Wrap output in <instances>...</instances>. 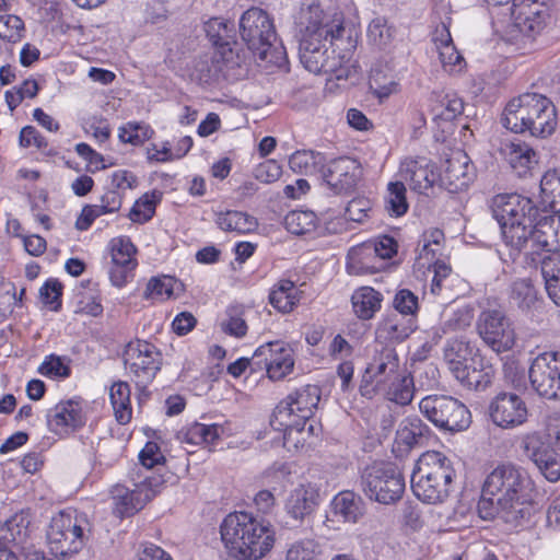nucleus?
<instances>
[{
  "instance_id": "338daca9",
  "label": "nucleus",
  "mask_w": 560,
  "mask_h": 560,
  "mask_svg": "<svg viewBox=\"0 0 560 560\" xmlns=\"http://www.w3.org/2000/svg\"><path fill=\"white\" fill-rule=\"evenodd\" d=\"M38 372L51 378L59 377L66 378L70 375V368L61 357L50 354L45 358L39 365Z\"/></svg>"
},
{
  "instance_id": "412c9836",
  "label": "nucleus",
  "mask_w": 560,
  "mask_h": 560,
  "mask_svg": "<svg viewBox=\"0 0 560 560\" xmlns=\"http://www.w3.org/2000/svg\"><path fill=\"white\" fill-rule=\"evenodd\" d=\"M491 421L502 429H513L526 422L528 409L514 393H499L489 405Z\"/></svg>"
},
{
  "instance_id": "b1692460",
  "label": "nucleus",
  "mask_w": 560,
  "mask_h": 560,
  "mask_svg": "<svg viewBox=\"0 0 560 560\" xmlns=\"http://www.w3.org/2000/svg\"><path fill=\"white\" fill-rule=\"evenodd\" d=\"M475 178V167L469 156L463 151H455L443 164L439 179L441 186L450 192L466 189Z\"/></svg>"
},
{
  "instance_id": "72a5a7b5",
  "label": "nucleus",
  "mask_w": 560,
  "mask_h": 560,
  "mask_svg": "<svg viewBox=\"0 0 560 560\" xmlns=\"http://www.w3.org/2000/svg\"><path fill=\"white\" fill-rule=\"evenodd\" d=\"M412 471L438 477L439 480L443 478L453 480L455 477V470L451 459L445 454L438 451L424 452L416 462Z\"/></svg>"
},
{
  "instance_id": "a878e982",
  "label": "nucleus",
  "mask_w": 560,
  "mask_h": 560,
  "mask_svg": "<svg viewBox=\"0 0 560 560\" xmlns=\"http://www.w3.org/2000/svg\"><path fill=\"white\" fill-rule=\"evenodd\" d=\"M410 482L411 490L419 500L428 504H438L448 498L453 480H439L438 477L412 471Z\"/></svg>"
},
{
  "instance_id": "dca6fc26",
  "label": "nucleus",
  "mask_w": 560,
  "mask_h": 560,
  "mask_svg": "<svg viewBox=\"0 0 560 560\" xmlns=\"http://www.w3.org/2000/svg\"><path fill=\"white\" fill-rule=\"evenodd\" d=\"M253 360L258 369L264 368L272 381H280L289 375L294 368V353L283 341H271L259 346Z\"/></svg>"
},
{
  "instance_id": "c85d7f7f",
  "label": "nucleus",
  "mask_w": 560,
  "mask_h": 560,
  "mask_svg": "<svg viewBox=\"0 0 560 560\" xmlns=\"http://www.w3.org/2000/svg\"><path fill=\"white\" fill-rule=\"evenodd\" d=\"M319 503V490L311 482L300 483L285 500V511L296 521H303Z\"/></svg>"
},
{
  "instance_id": "ddd939ff",
  "label": "nucleus",
  "mask_w": 560,
  "mask_h": 560,
  "mask_svg": "<svg viewBox=\"0 0 560 560\" xmlns=\"http://www.w3.org/2000/svg\"><path fill=\"white\" fill-rule=\"evenodd\" d=\"M396 253V241L384 235L375 242L351 248L348 254L347 268L350 273L355 275L375 273L382 270L385 260L390 259Z\"/></svg>"
},
{
  "instance_id": "e2e57ef3",
  "label": "nucleus",
  "mask_w": 560,
  "mask_h": 560,
  "mask_svg": "<svg viewBox=\"0 0 560 560\" xmlns=\"http://www.w3.org/2000/svg\"><path fill=\"white\" fill-rule=\"evenodd\" d=\"M151 132L152 130L147 124L130 121L119 128L118 137L125 143L138 145L148 140Z\"/></svg>"
},
{
  "instance_id": "79ce46f5",
  "label": "nucleus",
  "mask_w": 560,
  "mask_h": 560,
  "mask_svg": "<svg viewBox=\"0 0 560 560\" xmlns=\"http://www.w3.org/2000/svg\"><path fill=\"white\" fill-rule=\"evenodd\" d=\"M538 210L560 212V172L547 171L540 179Z\"/></svg>"
},
{
  "instance_id": "f8f14e48",
  "label": "nucleus",
  "mask_w": 560,
  "mask_h": 560,
  "mask_svg": "<svg viewBox=\"0 0 560 560\" xmlns=\"http://www.w3.org/2000/svg\"><path fill=\"white\" fill-rule=\"evenodd\" d=\"M320 399L317 385H305L290 393L273 411L271 425H290L293 422H307L314 415Z\"/></svg>"
},
{
  "instance_id": "58836bf2",
  "label": "nucleus",
  "mask_w": 560,
  "mask_h": 560,
  "mask_svg": "<svg viewBox=\"0 0 560 560\" xmlns=\"http://www.w3.org/2000/svg\"><path fill=\"white\" fill-rule=\"evenodd\" d=\"M495 371L491 364L485 363L481 358L470 360L457 381L469 389L485 390L494 377Z\"/></svg>"
},
{
  "instance_id": "603ef678",
  "label": "nucleus",
  "mask_w": 560,
  "mask_h": 560,
  "mask_svg": "<svg viewBox=\"0 0 560 560\" xmlns=\"http://www.w3.org/2000/svg\"><path fill=\"white\" fill-rule=\"evenodd\" d=\"M318 220L311 210H292L284 217L285 229L296 235L316 231Z\"/></svg>"
},
{
  "instance_id": "7ed1b4c3",
  "label": "nucleus",
  "mask_w": 560,
  "mask_h": 560,
  "mask_svg": "<svg viewBox=\"0 0 560 560\" xmlns=\"http://www.w3.org/2000/svg\"><path fill=\"white\" fill-rule=\"evenodd\" d=\"M533 490L524 469L512 464L499 465L483 482L479 515L483 520L499 516L506 523L518 524L530 516Z\"/></svg>"
},
{
  "instance_id": "bf43d9fd",
  "label": "nucleus",
  "mask_w": 560,
  "mask_h": 560,
  "mask_svg": "<svg viewBox=\"0 0 560 560\" xmlns=\"http://www.w3.org/2000/svg\"><path fill=\"white\" fill-rule=\"evenodd\" d=\"M444 233L440 229H429L422 234L420 242L419 257L428 261L435 260L442 253Z\"/></svg>"
},
{
  "instance_id": "5fc2aeb1",
  "label": "nucleus",
  "mask_w": 560,
  "mask_h": 560,
  "mask_svg": "<svg viewBox=\"0 0 560 560\" xmlns=\"http://www.w3.org/2000/svg\"><path fill=\"white\" fill-rule=\"evenodd\" d=\"M510 298L518 308L528 311L537 302V291L529 279H518L511 285Z\"/></svg>"
},
{
  "instance_id": "a19ab883",
  "label": "nucleus",
  "mask_w": 560,
  "mask_h": 560,
  "mask_svg": "<svg viewBox=\"0 0 560 560\" xmlns=\"http://www.w3.org/2000/svg\"><path fill=\"white\" fill-rule=\"evenodd\" d=\"M330 509L336 518L349 523H357L364 513L361 498L351 491H342L335 495Z\"/></svg>"
},
{
  "instance_id": "a18cd8bd",
  "label": "nucleus",
  "mask_w": 560,
  "mask_h": 560,
  "mask_svg": "<svg viewBox=\"0 0 560 560\" xmlns=\"http://www.w3.org/2000/svg\"><path fill=\"white\" fill-rule=\"evenodd\" d=\"M540 273L549 299L560 307V254L545 256L540 260Z\"/></svg>"
},
{
  "instance_id": "6e6d98bb",
  "label": "nucleus",
  "mask_w": 560,
  "mask_h": 560,
  "mask_svg": "<svg viewBox=\"0 0 560 560\" xmlns=\"http://www.w3.org/2000/svg\"><path fill=\"white\" fill-rule=\"evenodd\" d=\"M174 285L175 280L172 277H152L147 283L143 298L152 302L166 301L173 296Z\"/></svg>"
},
{
  "instance_id": "423d86ee",
  "label": "nucleus",
  "mask_w": 560,
  "mask_h": 560,
  "mask_svg": "<svg viewBox=\"0 0 560 560\" xmlns=\"http://www.w3.org/2000/svg\"><path fill=\"white\" fill-rule=\"evenodd\" d=\"M91 532L88 515L74 509L60 511L52 516L47 530V542L51 555L69 558L84 547Z\"/></svg>"
},
{
  "instance_id": "4c0bfd02",
  "label": "nucleus",
  "mask_w": 560,
  "mask_h": 560,
  "mask_svg": "<svg viewBox=\"0 0 560 560\" xmlns=\"http://www.w3.org/2000/svg\"><path fill=\"white\" fill-rule=\"evenodd\" d=\"M203 30L207 37L214 46L212 51L219 54L224 52L225 56L234 58L233 49L230 46V39L234 31L232 23L222 18H211L205 22Z\"/></svg>"
},
{
  "instance_id": "a211bd4d",
  "label": "nucleus",
  "mask_w": 560,
  "mask_h": 560,
  "mask_svg": "<svg viewBox=\"0 0 560 560\" xmlns=\"http://www.w3.org/2000/svg\"><path fill=\"white\" fill-rule=\"evenodd\" d=\"M399 371V358L395 349L383 347L365 368L360 386L362 396L371 398L377 387L387 383Z\"/></svg>"
},
{
  "instance_id": "9d476101",
  "label": "nucleus",
  "mask_w": 560,
  "mask_h": 560,
  "mask_svg": "<svg viewBox=\"0 0 560 560\" xmlns=\"http://www.w3.org/2000/svg\"><path fill=\"white\" fill-rule=\"evenodd\" d=\"M366 495L382 504L398 501L405 491V479L393 464L380 463L368 467L362 476Z\"/></svg>"
},
{
  "instance_id": "4be33fe9",
  "label": "nucleus",
  "mask_w": 560,
  "mask_h": 560,
  "mask_svg": "<svg viewBox=\"0 0 560 560\" xmlns=\"http://www.w3.org/2000/svg\"><path fill=\"white\" fill-rule=\"evenodd\" d=\"M322 177L336 194H348L361 179L362 167L355 159L342 156L326 163Z\"/></svg>"
},
{
  "instance_id": "7c9ffc66",
  "label": "nucleus",
  "mask_w": 560,
  "mask_h": 560,
  "mask_svg": "<svg viewBox=\"0 0 560 560\" xmlns=\"http://www.w3.org/2000/svg\"><path fill=\"white\" fill-rule=\"evenodd\" d=\"M430 429L417 417L405 418L396 431L394 450L399 454H406L415 446L419 445L421 441L429 433Z\"/></svg>"
},
{
  "instance_id": "f257e3e1",
  "label": "nucleus",
  "mask_w": 560,
  "mask_h": 560,
  "mask_svg": "<svg viewBox=\"0 0 560 560\" xmlns=\"http://www.w3.org/2000/svg\"><path fill=\"white\" fill-rule=\"evenodd\" d=\"M295 36L302 65L312 73H327L337 80L348 79L351 73L350 54L357 39L346 34L341 12L325 11L318 3L303 4L294 16Z\"/></svg>"
},
{
  "instance_id": "2f4dec72",
  "label": "nucleus",
  "mask_w": 560,
  "mask_h": 560,
  "mask_svg": "<svg viewBox=\"0 0 560 560\" xmlns=\"http://www.w3.org/2000/svg\"><path fill=\"white\" fill-rule=\"evenodd\" d=\"M303 292L290 279L278 280L270 289L269 304L281 314H290L300 304Z\"/></svg>"
},
{
  "instance_id": "cd10ccee",
  "label": "nucleus",
  "mask_w": 560,
  "mask_h": 560,
  "mask_svg": "<svg viewBox=\"0 0 560 560\" xmlns=\"http://www.w3.org/2000/svg\"><path fill=\"white\" fill-rule=\"evenodd\" d=\"M501 155L511 170L520 177L530 174L538 164V153L524 141H509L502 144Z\"/></svg>"
},
{
  "instance_id": "aec40b11",
  "label": "nucleus",
  "mask_w": 560,
  "mask_h": 560,
  "mask_svg": "<svg viewBox=\"0 0 560 560\" xmlns=\"http://www.w3.org/2000/svg\"><path fill=\"white\" fill-rule=\"evenodd\" d=\"M112 258L109 270L110 283L116 288H124L133 278V270L138 262L135 258L136 246L127 236L114 237L107 245Z\"/></svg>"
},
{
  "instance_id": "4468645a",
  "label": "nucleus",
  "mask_w": 560,
  "mask_h": 560,
  "mask_svg": "<svg viewBox=\"0 0 560 560\" xmlns=\"http://www.w3.org/2000/svg\"><path fill=\"white\" fill-rule=\"evenodd\" d=\"M529 381L535 392L547 399L560 397V352L538 354L529 368Z\"/></svg>"
},
{
  "instance_id": "9b49d317",
  "label": "nucleus",
  "mask_w": 560,
  "mask_h": 560,
  "mask_svg": "<svg viewBox=\"0 0 560 560\" xmlns=\"http://www.w3.org/2000/svg\"><path fill=\"white\" fill-rule=\"evenodd\" d=\"M125 370L132 382L139 387L150 384L162 365V354L151 342L131 341L124 352Z\"/></svg>"
},
{
  "instance_id": "f03ea898",
  "label": "nucleus",
  "mask_w": 560,
  "mask_h": 560,
  "mask_svg": "<svg viewBox=\"0 0 560 560\" xmlns=\"http://www.w3.org/2000/svg\"><path fill=\"white\" fill-rule=\"evenodd\" d=\"M491 210L513 261L524 253L536 264L540 252L560 249V212L538 210L530 198L518 194L497 195Z\"/></svg>"
},
{
  "instance_id": "20e7f679",
  "label": "nucleus",
  "mask_w": 560,
  "mask_h": 560,
  "mask_svg": "<svg viewBox=\"0 0 560 560\" xmlns=\"http://www.w3.org/2000/svg\"><path fill=\"white\" fill-rule=\"evenodd\" d=\"M220 533L225 548L237 560H260L271 551L276 541L271 524L248 512L228 514Z\"/></svg>"
},
{
  "instance_id": "1a4fd4ad",
  "label": "nucleus",
  "mask_w": 560,
  "mask_h": 560,
  "mask_svg": "<svg viewBox=\"0 0 560 560\" xmlns=\"http://www.w3.org/2000/svg\"><path fill=\"white\" fill-rule=\"evenodd\" d=\"M419 410L435 427L459 432L471 423L468 408L458 399L447 395H428L419 402Z\"/></svg>"
},
{
  "instance_id": "bb28decb",
  "label": "nucleus",
  "mask_w": 560,
  "mask_h": 560,
  "mask_svg": "<svg viewBox=\"0 0 560 560\" xmlns=\"http://www.w3.org/2000/svg\"><path fill=\"white\" fill-rule=\"evenodd\" d=\"M417 328V319L396 312L383 315L375 330L376 339L388 343H399L406 340Z\"/></svg>"
},
{
  "instance_id": "f3484780",
  "label": "nucleus",
  "mask_w": 560,
  "mask_h": 560,
  "mask_svg": "<svg viewBox=\"0 0 560 560\" xmlns=\"http://www.w3.org/2000/svg\"><path fill=\"white\" fill-rule=\"evenodd\" d=\"M526 456L535 464L541 475L550 482L560 479V450L549 445L540 432H532L523 438Z\"/></svg>"
},
{
  "instance_id": "ea45409f",
  "label": "nucleus",
  "mask_w": 560,
  "mask_h": 560,
  "mask_svg": "<svg viewBox=\"0 0 560 560\" xmlns=\"http://www.w3.org/2000/svg\"><path fill=\"white\" fill-rule=\"evenodd\" d=\"M223 432V428L219 424H205L195 422L182 428L177 432V440L188 445H210L213 444Z\"/></svg>"
},
{
  "instance_id": "473e14b6",
  "label": "nucleus",
  "mask_w": 560,
  "mask_h": 560,
  "mask_svg": "<svg viewBox=\"0 0 560 560\" xmlns=\"http://www.w3.org/2000/svg\"><path fill=\"white\" fill-rule=\"evenodd\" d=\"M233 59V57L225 56L224 52L219 54L211 51L205 54L196 60L190 77L201 84L211 83L219 78L224 71V68L232 62Z\"/></svg>"
},
{
  "instance_id": "09e8293b",
  "label": "nucleus",
  "mask_w": 560,
  "mask_h": 560,
  "mask_svg": "<svg viewBox=\"0 0 560 560\" xmlns=\"http://www.w3.org/2000/svg\"><path fill=\"white\" fill-rule=\"evenodd\" d=\"M109 398L115 418L120 424L131 420L132 409L130 405V387L127 382L117 381L109 389Z\"/></svg>"
},
{
  "instance_id": "774afa93",
  "label": "nucleus",
  "mask_w": 560,
  "mask_h": 560,
  "mask_svg": "<svg viewBox=\"0 0 560 560\" xmlns=\"http://www.w3.org/2000/svg\"><path fill=\"white\" fill-rule=\"evenodd\" d=\"M61 294L62 284L57 279H48L39 290L43 303L49 305L51 311H58L61 306Z\"/></svg>"
},
{
  "instance_id": "5701e85b",
  "label": "nucleus",
  "mask_w": 560,
  "mask_h": 560,
  "mask_svg": "<svg viewBox=\"0 0 560 560\" xmlns=\"http://www.w3.org/2000/svg\"><path fill=\"white\" fill-rule=\"evenodd\" d=\"M47 425L50 432L67 436L85 424L82 402L79 399L59 401L47 411Z\"/></svg>"
},
{
  "instance_id": "f704fd0d",
  "label": "nucleus",
  "mask_w": 560,
  "mask_h": 560,
  "mask_svg": "<svg viewBox=\"0 0 560 560\" xmlns=\"http://www.w3.org/2000/svg\"><path fill=\"white\" fill-rule=\"evenodd\" d=\"M369 88L380 102L399 91V78L387 65H376L371 69Z\"/></svg>"
},
{
  "instance_id": "3c124183",
  "label": "nucleus",
  "mask_w": 560,
  "mask_h": 560,
  "mask_svg": "<svg viewBox=\"0 0 560 560\" xmlns=\"http://www.w3.org/2000/svg\"><path fill=\"white\" fill-rule=\"evenodd\" d=\"M406 187L402 182H390L384 196V208L393 218H400L408 211Z\"/></svg>"
},
{
  "instance_id": "6ab92c4d",
  "label": "nucleus",
  "mask_w": 560,
  "mask_h": 560,
  "mask_svg": "<svg viewBox=\"0 0 560 560\" xmlns=\"http://www.w3.org/2000/svg\"><path fill=\"white\" fill-rule=\"evenodd\" d=\"M162 483L160 477L152 476L137 483L133 490L117 486L113 491L114 512L120 517L133 515L155 497Z\"/></svg>"
},
{
  "instance_id": "0e129e2a",
  "label": "nucleus",
  "mask_w": 560,
  "mask_h": 560,
  "mask_svg": "<svg viewBox=\"0 0 560 560\" xmlns=\"http://www.w3.org/2000/svg\"><path fill=\"white\" fill-rule=\"evenodd\" d=\"M394 312L412 316L416 319L418 310H419V300L418 296L408 289L398 290L393 299Z\"/></svg>"
},
{
  "instance_id": "e433bc0d",
  "label": "nucleus",
  "mask_w": 560,
  "mask_h": 560,
  "mask_svg": "<svg viewBox=\"0 0 560 560\" xmlns=\"http://www.w3.org/2000/svg\"><path fill=\"white\" fill-rule=\"evenodd\" d=\"M376 390L383 392L385 397L397 405L406 406L411 402L416 390L413 377L399 371Z\"/></svg>"
},
{
  "instance_id": "680f3d73",
  "label": "nucleus",
  "mask_w": 560,
  "mask_h": 560,
  "mask_svg": "<svg viewBox=\"0 0 560 560\" xmlns=\"http://www.w3.org/2000/svg\"><path fill=\"white\" fill-rule=\"evenodd\" d=\"M368 39L377 48H385L393 38V30L385 18H374L368 26Z\"/></svg>"
},
{
  "instance_id": "4d7b16f0",
  "label": "nucleus",
  "mask_w": 560,
  "mask_h": 560,
  "mask_svg": "<svg viewBox=\"0 0 560 560\" xmlns=\"http://www.w3.org/2000/svg\"><path fill=\"white\" fill-rule=\"evenodd\" d=\"M320 545L313 538H303L289 545L285 560H319Z\"/></svg>"
},
{
  "instance_id": "39448f33",
  "label": "nucleus",
  "mask_w": 560,
  "mask_h": 560,
  "mask_svg": "<svg viewBox=\"0 0 560 560\" xmlns=\"http://www.w3.org/2000/svg\"><path fill=\"white\" fill-rule=\"evenodd\" d=\"M502 125L515 133L529 132L533 137L546 138L558 125L556 106L542 94L524 93L508 103Z\"/></svg>"
},
{
  "instance_id": "8fccbe9b",
  "label": "nucleus",
  "mask_w": 560,
  "mask_h": 560,
  "mask_svg": "<svg viewBox=\"0 0 560 560\" xmlns=\"http://www.w3.org/2000/svg\"><path fill=\"white\" fill-rule=\"evenodd\" d=\"M217 224L223 231L246 234L257 228L254 217L242 211H226L218 214Z\"/></svg>"
},
{
  "instance_id": "6e6552de",
  "label": "nucleus",
  "mask_w": 560,
  "mask_h": 560,
  "mask_svg": "<svg viewBox=\"0 0 560 560\" xmlns=\"http://www.w3.org/2000/svg\"><path fill=\"white\" fill-rule=\"evenodd\" d=\"M493 25L513 27L525 36L538 34L546 25V0H511L502 12H490Z\"/></svg>"
},
{
  "instance_id": "37998d69",
  "label": "nucleus",
  "mask_w": 560,
  "mask_h": 560,
  "mask_svg": "<svg viewBox=\"0 0 560 560\" xmlns=\"http://www.w3.org/2000/svg\"><path fill=\"white\" fill-rule=\"evenodd\" d=\"M383 295L371 287L357 289L352 296V308L360 319H371L381 308Z\"/></svg>"
},
{
  "instance_id": "49530a36",
  "label": "nucleus",
  "mask_w": 560,
  "mask_h": 560,
  "mask_svg": "<svg viewBox=\"0 0 560 560\" xmlns=\"http://www.w3.org/2000/svg\"><path fill=\"white\" fill-rule=\"evenodd\" d=\"M252 307L244 303H232L225 310V318L221 322V330L232 337L243 338L247 334L246 315Z\"/></svg>"
},
{
  "instance_id": "de8ad7c7",
  "label": "nucleus",
  "mask_w": 560,
  "mask_h": 560,
  "mask_svg": "<svg viewBox=\"0 0 560 560\" xmlns=\"http://www.w3.org/2000/svg\"><path fill=\"white\" fill-rule=\"evenodd\" d=\"M307 422H293L290 425H272L277 431L283 432V447L289 452L302 450L313 434V425L306 428Z\"/></svg>"
},
{
  "instance_id": "c03bdc74",
  "label": "nucleus",
  "mask_w": 560,
  "mask_h": 560,
  "mask_svg": "<svg viewBox=\"0 0 560 560\" xmlns=\"http://www.w3.org/2000/svg\"><path fill=\"white\" fill-rule=\"evenodd\" d=\"M326 158L323 153L313 150L295 151L289 159L290 168L294 173L323 176Z\"/></svg>"
},
{
  "instance_id": "c9c22d12",
  "label": "nucleus",
  "mask_w": 560,
  "mask_h": 560,
  "mask_svg": "<svg viewBox=\"0 0 560 560\" xmlns=\"http://www.w3.org/2000/svg\"><path fill=\"white\" fill-rule=\"evenodd\" d=\"M443 358L450 372L457 380L465 369L470 365V360L477 357H472V349L467 341L451 339L444 347Z\"/></svg>"
},
{
  "instance_id": "2eb2a0df",
  "label": "nucleus",
  "mask_w": 560,
  "mask_h": 560,
  "mask_svg": "<svg viewBox=\"0 0 560 560\" xmlns=\"http://www.w3.org/2000/svg\"><path fill=\"white\" fill-rule=\"evenodd\" d=\"M477 329L481 339L498 353L508 351L514 346V328L500 310L483 311L479 316Z\"/></svg>"
},
{
  "instance_id": "052dcab7",
  "label": "nucleus",
  "mask_w": 560,
  "mask_h": 560,
  "mask_svg": "<svg viewBox=\"0 0 560 560\" xmlns=\"http://www.w3.org/2000/svg\"><path fill=\"white\" fill-rule=\"evenodd\" d=\"M39 91L36 80L26 79L20 85L8 90L4 94L7 105L13 112L25 98H34Z\"/></svg>"
},
{
  "instance_id": "864d4df0",
  "label": "nucleus",
  "mask_w": 560,
  "mask_h": 560,
  "mask_svg": "<svg viewBox=\"0 0 560 560\" xmlns=\"http://www.w3.org/2000/svg\"><path fill=\"white\" fill-rule=\"evenodd\" d=\"M28 537V521L16 514L0 525V540L4 542L23 544Z\"/></svg>"
},
{
  "instance_id": "393cba45",
  "label": "nucleus",
  "mask_w": 560,
  "mask_h": 560,
  "mask_svg": "<svg viewBox=\"0 0 560 560\" xmlns=\"http://www.w3.org/2000/svg\"><path fill=\"white\" fill-rule=\"evenodd\" d=\"M399 175L410 189L419 194H427L439 178L433 165L425 158L405 159L400 164Z\"/></svg>"
},
{
  "instance_id": "c756f323",
  "label": "nucleus",
  "mask_w": 560,
  "mask_h": 560,
  "mask_svg": "<svg viewBox=\"0 0 560 560\" xmlns=\"http://www.w3.org/2000/svg\"><path fill=\"white\" fill-rule=\"evenodd\" d=\"M434 43L443 70L451 75L463 73L467 66L466 60L456 49L451 33L444 24L436 30Z\"/></svg>"
},
{
  "instance_id": "0eeeda50",
  "label": "nucleus",
  "mask_w": 560,
  "mask_h": 560,
  "mask_svg": "<svg viewBox=\"0 0 560 560\" xmlns=\"http://www.w3.org/2000/svg\"><path fill=\"white\" fill-rule=\"evenodd\" d=\"M240 35L246 47L260 60L279 65L283 59L282 47L275 46L277 34L273 22L262 9L250 8L242 14Z\"/></svg>"
},
{
  "instance_id": "13d9d810",
  "label": "nucleus",
  "mask_w": 560,
  "mask_h": 560,
  "mask_svg": "<svg viewBox=\"0 0 560 560\" xmlns=\"http://www.w3.org/2000/svg\"><path fill=\"white\" fill-rule=\"evenodd\" d=\"M160 201V194L153 191L147 192L139 198L130 210L129 219L136 223H145L152 219L155 213L156 203Z\"/></svg>"
},
{
  "instance_id": "69168bd1",
  "label": "nucleus",
  "mask_w": 560,
  "mask_h": 560,
  "mask_svg": "<svg viewBox=\"0 0 560 560\" xmlns=\"http://www.w3.org/2000/svg\"><path fill=\"white\" fill-rule=\"evenodd\" d=\"M24 34V22L18 15L5 14L0 16V38L10 43L22 39Z\"/></svg>"
}]
</instances>
